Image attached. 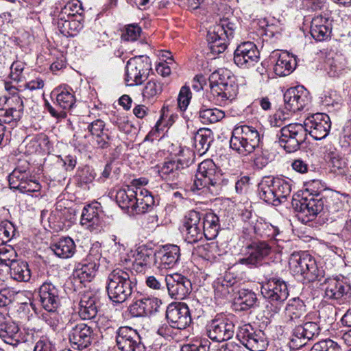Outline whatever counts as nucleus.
<instances>
[{
  "label": "nucleus",
  "mask_w": 351,
  "mask_h": 351,
  "mask_svg": "<svg viewBox=\"0 0 351 351\" xmlns=\"http://www.w3.org/2000/svg\"><path fill=\"white\" fill-rule=\"evenodd\" d=\"M69 339L74 348L80 350L87 348L93 339V330L91 326L84 322L67 324Z\"/></svg>",
  "instance_id": "nucleus-14"
},
{
  "label": "nucleus",
  "mask_w": 351,
  "mask_h": 351,
  "mask_svg": "<svg viewBox=\"0 0 351 351\" xmlns=\"http://www.w3.org/2000/svg\"><path fill=\"white\" fill-rule=\"evenodd\" d=\"M163 89V83L156 78H152L145 85L143 90L144 99H153L161 94Z\"/></svg>",
  "instance_id": "nucleus-47"
},
{
  "label": "nucleus",
  "mask_w": 351,
  "mask_h": 351,
  "mask_svg": "<svg viewBox=\"0 0 351 351\" xmlns=\"http://www.w3.org/2000/svg\"><path fill=\"white\" fill-rule=\"evenodd\" d=\"M310 351H341V349L337 343L326 339L315 343Z\"/></svg>",
  "instance_id": "nucleus-57"
},
{
  "label": "nucleus",
  "mask_w": 351,
  "mask_h": 351,
  "mask_svg": "<svg viewBox=\"0 0 351 351\" xmlns=\"http://www.w3.org/2000/svg\"><path fill=\"white\" fill-rule=\"evenodd\" d=\"M273 187L271 177L264 178L258 184V193L261 199L268 204L276 206L277 198L276 199Z\"/></svg>",
  "instance_id": "nucleus-42"
},
{
  "label": "nucleus",
  "mask_w": 351,
  "mask_h": 351,
  "mask_svg": "<svg viewBox=\"0 0 351 351\" xmlns=\"http://www.w3.org/2000/svg\"><path fill=\"white\" fill-rule=\"evenodd\" d=\"M165 282L169 295L176 300L184 299L192 289L190 280L180 274L167 275Z\"/></svg>",
  "instance_id": "nucleus-20"
},
{
  "label": "nucleus",
  "mask_w": 351,
  "mask_h": 351,
  "mask_svg": "<svg viewBox=\"0 0 351 351\" xmlns=\"http://www.w3.org/2000/svg\"><path fill=\"white\" fill-rule=\"evenodd\" d=\"M307 309L303 300L299 298H293L289 300L285 307L286 323L293 326L306 320Z\"/></svg>",
  "instance_id": "nucleus-26"
},
{
  "label": "nucleus",
  "mask_w": 351,
  "mask_h": 351,
  "mask_svg": "<svg viewBox=\"0 0 351 351\" xmlns=\"http://www.w3.org/2000/svg\"><path fill=\"white\" fill-rule=\"evenodd\" d=\"M191 99V92L189 87L187 86H182L178 97V105L182 111H184L187 108Z\"/></svg>",
  "instance_id": "nucleus-59"
},
{
  "label": "nucleus",
  "mask_w": 351,
  "mask_h": 351,
  "mask_svg": "<svg viewBox=\"0 0 351 351\" xmlns=\"http://www.w3.org/2000/svg\"><path fill=\"white\" fill-rule=\"evenodd\" d=\"M182 232L184 235V240L189 243H195L202 239L203 232L199 227H184L182 226Z\"/></svg>",
  "instance_id": "nucleus-56"
},
{
  "label": "nucleus",
  "mask_w": 351,
  "mask_h": 351,
  "mask_svg": "<svg viewBox=\"0 0 351 351\" xmlns=\"http://www.w3.org/2000/svg\"><path fill=\"white\" fill-rule=\"evenodd\" d=\"M87 130L90 133L89 135L81 136L77 134H74V141H76L77 145L87 147L88 145L91 143L89 140L87 142L86 140L90 137L93 145L97 148L106 149L110 146L111 137L104 121L101 119L93 121L88 125Z\"/></svg>",
  "instance_id": "nucleus-6"
},
{
  "label": "nucleus",
  "mask_w": 351,
  "mask_h": 351,
  "mask_svg": "<svg viewBox=\"0 0 351 351\" xmlns=\"http://www.w3.org/2000/svg\"><path fill=\"white\" fill-rule=\"evenodd\" d=\"M285 108L293 112L302 110L311 102L309 92L303 86H297L286 90L284 94Z\"/></svg>",
  "instance_id": "nucleus-19"
},
{
  "label": "nucleus",
  "mask_w": 351,
  "mask_h": 351,
  "mask_svg": "<svg viewBox=\"0 0 351 351\" xmlns=\"http://www.w3.org/2000/svg\"><path fill=\"white\" fill-rule=\"evenodd\" d=\"M0 328V337L8 344L16 346L19 343L17 337L19 326L14 322H6Z\"/></svg>",
  "instance_id": "nucleus-43"
},
{
  "label": "nucleus",
  "mask_w": 351,
  "mask_h": 351,
  "mask_svg": "<svg viewBox=\"0 0 351 351\" xmlns=\"http://www.w3.org/2000/svg\"><path fill=\"white\" fill-rule=\"evenodd\" d=\"M166 318L171 328L183 330L191 323V313L185 303H171L166 310Z\"/></svg>",
  "instance_id": "nucleus-15"
},
{
  "label": "nucleus",
  "mask_w": 351,
  "mask_h": 351,
  "mask_svg": "<svg viewBox=\"0 0 351 351\" xmlns=\"http://www.w3.org/2000/svg\"><path fill=\"white\" fill-rule=\"evenodd\" d=\"M232 133L234 135L240 136L241 137H245L248 139H251L254 143H261V135L258 131L253 126L247 125H237Z\"/></svg>",
  "instance_id": "nucleus-45"
},
{
  "label": "nucleus",
  "mask_w": 351,
  "mask_h": 351,
  "mask_svg": "<svg viewBox=\"0 0 351 351\" xmlns=\"http://www.w3.org/2000/svg\"><path fill=\"white\" fill-rule=\"evenodd\" d=\"M10 277L18 282H27L31 278V271L26 261L17 259L9 266Z\"/></svg>",
  "instance_id": "nucleus-39"
},
{
  "label": "nucleus",
  "mask_w": 351,
  "mask_h": 351,
  "mask_svg": "<svg viewBox=\"0 0 351 351\" xmlns=\"http://www.w3.org/2000/svg\"><path fill=\"white\" fill-rule=\"evenodd\" d=\"M116 333L117 346L121 351H146L141 337L136 330L131 327L122 326Z\"/></svg>",
  "instance_id": "nucleus-12"
},
{
  "label": "nucleus",
  "mask_w": 351,
  "mask_h": 351,
  "mask_svg": "<svg viewBox=\"0 0 351 351\" xmlns=\"http://www.w3.org/2000/svg\"><path fill=\"white\" fill-rule=\"evenodd\" d=\"M271 252V247L265 241L252 242L246 247L245 256L238 263L250 267H257Z\"/></svg>",
  "instance_id": "nucleus-22"
},
{
  "label": "nucleus",
  "mask_w": 351,
  "mask_h": 351,
  "mask_svg": "<svg viewBox=\"0 0 351 351\" xmlns=\"http://www.w3.org/2000/svg\"><path fill=\"white\" fill-rule=\"evenodd\" d=\"M77 177L79 184L82 186L91 183L95 178V173L92 168L86 166L78 172Z\"/></svg>",
  "instance_id": "nucleus-61"
},
{
  "label": "nucleus",
  "mask_w": 351,
  "mask_h": 351,
  "mask_svg": "<svg viewBox=\"0 0 351 351\" xmlns=\"http://www.w3.org/2000/svg\"><path fill=\"white\" fill-rule=\"evenodd\" d=\"M97 296L90 291L80 293L78 314L82 319H91L97 314Z\"/></svg>",
  "instance_id": "nucleus-30"
},
{
  "label": "nucleus",
  "mask_w": 351,
  "mask_h": 351,
  "mask_svg": "<svg viewBox=\"0 0 351 351\" xmlns=\"http://www.w3.org/2000/svg\"><path fill=\"white\" fill-rule=\"evenodd\" d=\"M238 25L237 19L230 14L221 19L219 23L209 29L206 38L208 47L213 55L225 51L230 40L234 37Z\"/></svg>",
  "instance_id": "nucleus-2"
},
{
  "label": "nucleus",
  "mask_w": 351,
  "mask_h": 351,
  "mask_svg": "<svg viewBox=\"0 0 351 351\" xmlns=\"http://www.w3.org/2000/svg\"><path fill=\"white\" fill-rule=\"evenodd\" d=\"M234 328L232 319L218 315L206 325V335L213 341H226L234 336Z\"/></svg>",
  "instance_id": "nucleus-10"
},
{
  "label": "nucleus",
  "mask_w": 351,
  "mask_h": 351,
  "mask_svg": "<svg viewBox=\"0 0 351 351\" xmlns=\"http://www.w3.org/2000/svg\"><path fill=\"white\" fill-rule=\"evenodd\" d=\"M245 346L250 351H263L267 346L264 332L261 330H258V335H254L252 340L246 341Z\"/></svg>",
  "instance_id": "nucleus-53"
},
{
  "label": "nucleus",
  "mask_w": 351,
  "mask_h": 351,
  "mask_svg": "<svg viewBox=\"0 0 351 351\" xmlns=\"http://www.w3.org/2000/svg\"><path fill=\"white\" fill-rule=\"evenodd\" d=\"M273 184V190L276 196V206L285 202L287 197L290 196L291 192V180H285L282 178H271Z\"/></svg>",
  "instance_id": "nucleus-36"
},
{
  "label": "nucleus",
  "mask_w": 351,
  "mask_h": 351,
  "mask_svg": "<svg viewBox=\"0 0 351 351\" xmlns=\"http://www.w3.org/2000/svg\"><path fill=\"white\" fill-rule=\"evenodd\" d=\"M219 217L213 213H208L203 217L202 230L203 235L212 240L217 237L220 229Z\"/></svg>",
  "instance_id": "nucleus-35"
},
{
  "label": "nucleus",
  "mask_w": 351,
  "mask_h": 351,
  "mask_svg": "<svg viewBox=\"0 0 351 351\" xmlns=\"http://www.w3.org/2000/svg\"><path fill=\"white\" fill-rule=\"evenodd\" d=\"M213 132L209 129L201 128L194 136V145L200 155L205 154L213 141Z\"/></svg>",
  "instance_id": "nucleus-40"
},
{
  "label": "nucleus",
  "mask_w": 351,
  "mask_h": 351,
  "mask_svg": "<svg viewBox=\"0 0 351 351\" xmlns=\"http://www.w3.org/2000/svg\"><path fill=\"white\" fill-rule=\"evenodd\" d=\"M277 60L274 67V73L278 76H286L291 73L296 67L295 58L287 51L276 53Z\"/></svg>",
  "instance_id": "nucleus-32"
},
{
  "label": "nucleus",
  "mask_w": 351,
  "mask_h": 351,
  "mask_svg": "<svg viewBox=\"0 0 351 351\" xmlns=\"http://www.w3.org/2000/svg\"><path fill=\"white\" fill-rule=\"evenodd\" d=\"M279 143L287 152L292 153L299 149L307 137V128L302 124L293 123L280 129Z\"/></svg>",
  "instance_id": "nucleus-7"
},
{
  "label": "nucleus",
  "mask_w": 351,
  "mask_h": 351,
  "mask_svg": "<svg viewBox=\"0 0 351 351\" xmlns=\"http://www.w3.org/2000/svg\"><path fill=\"white\" fill-rule=\"evenodd\" d=\"M115 199L121 209L134 215L133 208L136 201V191H134V189L128 186L127 189H119L117 192Z\"/></svg>",
  "instance_id": "nucleus-34"
},
{
  "label": "nucleus",
  "mask_w": 351,
  "mask_h": 351,
  "mask_svg": "<svg viewBox=\"0 0 351 351\" xmlns=\"http://www.w3.org/2000/svg\"><path fill=\"white\" fill-rule=\"evenodd\" d=\"M323 186H322L319 180H313L306 184V193H303V196L307 195L308 197H321L320 193L323 191Z\"/></svg>",
  "instance_id": "nucleus-64"
},
{
  "label": "nucleus",
  "mask_w": 351,
  "mask_h": 351,
  "mask_svg": "<svg viewBox=\"0 0 351 351\" xmlns=\"http://www.w3.org/2000/svg\"><path fill=\"white\" fill-rule=\"evenodd\" d=\"M151 70V62L148 56H140L130 59L125 66L127 85L141 84L147 78Z\"/></svg>",
  "instance_id": "nucleus-8"
},
{
  "label": "nucleus",
  "mask_w": 351,
  "mask_h": 351,
  "mask_svg": "<svg viewBox=\"0 0 351 351\" xmlns=\"http://www.w3.org/2000/svg\"><path fill=\"white\" fill-rule=\"evenodd\" d=\"M180 250L176 245L168 244L155 252L156 269L160 271L173 268L180 260Z\"/></svg>",
  "instance_id": "nucleus-18"
},
{
  "label": "nucleus",
  "mask_w": 351,
  "mask_h": 351,
  "mask_svg": "<svg viewBox=\"0 0 351 351\" xmlns=\"http://www.w3.org/2000/svg\"><path fill=\"white\" fill-rule=\"evenodd\" d=\"M259 145V143H254L251 139L234 135V134L232 133L230 147L240 154L246 156L253 152Z\"/></svg>",
  "instance_id": "nucleus-38"
},
{
  "label": "nucleus",
  "mask_w": 351,
  "mask_h": 351,
  "mask_svg": "<svg viewBox=\"0 0 351 351\" xmlns=\"http://www.w3.org/2000/svg\"><path fill=\"white\" fill-rule=\"evenodd\" d=\"M322 285L326 299L337 300L351 294L350 285L339 278H326Z\"/></svg>",
  "instance_id": "nucleus-25"
},
{
  "label": "nucleus",
  "mask_w": 351,
  "mask_h": 351,
  "mask_svg": "<svg viewBox=\"0 0 351 351\" xmlns=\"http://www.w3.org/2000/svg\"><path fill=\"white\" fill-rule=\"evenodd\" d=\"M292 206L301 217H306V221H312L318 214L324 211L323 196H302L300 199L293 197Z\"/></svg>",
  "instance_id": "nucleus-11"
},
{
  "label": "nucleus",
  "mask_w": 351,
  "mask_h": 351,
  "mask_svg": "<svg viewBox=\"0 0 351 351\" xmlns=\"http://www.w3.org/2000/svg\"><path fill=\"white\" fill-rule=\"evenodd\" d=\"M101 257L99 247H92L86 258L76 264L73 274L74 278L80 282H90L96 275Z\"/></svg>",
  "instance_id": "nucleus-9"
},
{
  "label": "nucleus",
  "mask_w": 351,
  "mask_h": 351,
  "mask_svg": "<svg viewBox=\"0 0 351 351\" xmlns=\"http://www.w3.org/2000/svg\"><path fill=\"white\" fill-rule=\"evenodd\" d=\"M10 93L12 95V96L9 97L6 100V104L8 107L10 108H15L17 106H19V104L21 103V116L23 114V110H24V105H23V99L19 96L18 94L17 89L15 87H11L10 88Z\"/></svg>",
  "instance_id": "nucleus-62"
},
{
  "label": "nucleus",
  "mask_w": 351,
  "mask_h": 351,
  "mask_svg": "<svg viewBox=\"0 0 351 351\" xmlns=\"http://www.w3.org/2000/svg\"><path fill=\"white\" fill-rule=\"evenodd\" d=\"M29 176V172L15 169L8 176L10 188L19 191L21 185H23Z\"/></svg>",
  "instance_id": "nucleus-52"
},
{
  "label": "nucleus",
  "mask_w": 351,
  "mask_h": 351,
  "mask_svg": "<svg viewBox=\"0 0 351 351\" xmlns=\"http://www.w3.org/2000/svg\"><path fill=\"white\" fill-rule=\"evenodd\" d=\"M17 260V253L11 245H0V264L9 267Z\"/></svg>",
  "instance_id": "nucleus-54"
},
{
  "label": "nucleus",
  "mask_w": 351,
  "mask_h": 351,
  "mask_svg": "<svg viewBox=\"0 0 351 351\" xmlns=\"http://www.w3.org/2000/svg\"><path fill=\"white\" fill-rule=\"evenodd\" d=\"M202 214L196 210H190L185 217L183 226L184 227H199L202 228Z\"/></svg>",
  "instance_id": "nucleus-58"
},
{
  "label": "nucleus",
  "mask_w": 351,
  "mask_h": 351,
  "mask_svg": "<svg viewBox=\"0 0 351 351\" xmlns=\"http://www.w3.org/2000/svg\"><path fill=\"white\" fill-rule=\"evenodd\" d=\"M50 248L57 256L68 258L75 254V244L70 237H64L51 244Z\"/></svg>",
  "instance_id": "nucleus-37"
},
{
  "label": "nucleus",
  "mask_w": 351,
  "mask_h": 351,
  "mask_svg": "<svg viewBox=\"0 0 351 351\" xmlns=\"http://www.w3.org/2000/svg\"><path fill=\"white\" fill-rule=\"evenodd\" d=\"M239 91L238 84L235 82V77L232 78L220 87L212 88V93L217 97L220 105H226L237 97Z\"/></svg>",
  "instance_id": "nucleus-31"
},
{
  "label": "nucleus",
  "mask_w": 351,
  "mask_h": 351,
  "mask_svg": "<svg viewBox=\"0 0 351 351\" xmlns=\"http://www.w3.org/2000/svg\"><path fill=\"white\" fill-rule=\"evenodd\" d=\"M320 333V328L315 322H310L306 319L304 322L298 324L292 331L291 342L295 349H299L310 341L317 337Z\"/></svg>",
  "instance_id": "nucleus-13"
},
{
  "label": "nucleus",
  "mask_w": 351,
  "mask_h": 351,
  "mask_svg": "<svg viewBox=\"0 0 351 351\" xmlns=\"http://www.w3.org/2000/svg\"><path fill=\"white\" fill-rule=\"evenodd\" d=\"M143 300V312L144 317H148L158 311L160 307L158 302L155 298H144Z\"/></svg>",
  "instance_id": "nucleus-60"
},
{
  "label": "nucleus",
  "mask_w": 351,
  "mask_h": 351,
  "mask_svg": "<svg viewBox=\"0 0 351 351\" xmlns=\"http://www.w3.org/2000/svg\"><path fill=\"white\" fill-rule=\"evenodd\" d=\"M259 55V51L254 43L245 42L235 49L234 62L241 69H248L258 62Z\"/></svg>",
  "instance_id": "nucleus-17"
},
{
  "label": "nucleus",
  "mask_w": 351,
  "mask_h": 351,
  "mask_svg": "<svg viewBox=\"0 0 351 351\" xmlns=\"http://www.w3.org/2000/svg\"><path fill=\"white\" fill-rule=\"evenodd\" d=\"M255 335H258V330H256L250 324H244L239 326L237 337L245 346L246 341L252 340Z\"/></svg>",
  "instance_id": "nucleus-55"
},
{
  "label": "nucleus",
  "mask_w": 351,
  "mask_h": 351,
  "mask_svg": "<svg viewBox=\"0 0 351 351\" xmlns=\"http://www.w3.org/2000/svg\"><path fill=\"white\" fill-rule=\"evenodd\" d=\"M314 139L322 140L328 134L331 122L330 117L325 113H315L308 116L303 125Z\"/></svg>",
  "instance_id": "nucleus-16"
},
{
  "label": "nucleus",
  "mask_w": 351,
  "mask_h": 351,
  "mask_svg": "<svg viewBox=\"0 0 351 351\" xmlns=\"http://www.w3.org/2000/svg\"><path fill=\"white\" fill-rule=\"evenodd\" d=\"M193 162V159L179 158L177 160H169L164 162L158 168L160 176L167 180H177L181 174L182 171L189 167Z\"/></svg>",
  "instance_id": "nucleus-23"
},
{
  "label": "nucleus",
  "mask_w": 351,
  "mask_h": 351,
  "mask_svg": "<svg viewBox=\"0 0 351 351\" xmlns=\"http://www.w3.org/2000/svg\"><path fill=\"white\" fill-rule=\"evenodd\" d=\"M83 11L82 4L78 0H72L67 2L64 7L61 8L59 12L62 16L71 18H80L82 19V13Z\"/></svg>",
  "instance_id": "nucleus-50"
},
{
  "label": "nucleus",
  "mask_w": 351,
  "mask_h": 351,
  "mask_svg": "<svg viewBox=\"0 0 351 351\" xmlns=\"http://www.w3.org/2000/svg\"><path fill=\"white\" fill-rule=\"evenodd\" d=\"M40 189L41 186L40 183L30 175L24 184L21 185L19 191L23 193H28L38 192L40 190Z\"/></svg>",
  "instance_id": "nucleus-63"
},
{
  "label": "nucleus",
  "mask_w": 351,
  "mask_h": 351,
  "mask_svg": "<svg viewBox=\"0 0 351 351\" xmlns=\"http://www.w3.org/2000/svg\"><path fill=\"white\" fill-rule=\"evenodd\" d=\"M324 214L333 216L345 210L348 204L347 197L338 192L330 191L323 196Z\"/></svg>",
  "instance_id": "nucleus-29"
},
{
  "label": "nucleus",
  "mask_w": 351,
  "mask_h": 351,
  "mask_svg": "<svg viewBox=\"0 0 351 351\" xmlns=\"http://www.w3.org/2000/svg\"><path fill=\"white\" fill-rule=\"evenodd\" d=\"M224 117V112L217 108H202L199 111V118L204 124L217 123Z\"/></svg>",
  "instance_id": "nucleus-44"
},
{
  "label": "nucleus",
  "mask_w": 351,
  "mask_h": 351,
  "mask_svg": "<svg viewBox=\"0 0 351 351\" xmlns=\"http://www.w3.org/2000/svg\"><path fill=\"white\" fill-rule=\"evenodd\" d=\"M53 94L56 95L57 106L62 110L71 109L75 104V97L71 89L59 87L53 92ZM47 108L51 115L58 119L66 117V114L64 110H59L49 104H47Z\"/></svg>",
  "instance_id": "nucleus-21"
},
{
  "label": "nucleus",
  "mask_w": 351,
  "mask_h": 351,
  "mask_svg": "<svg viewBox=\"0 0 351 351\" xmlns=\"http://www.w3.org/2000/svg\"><path fill=\"white\" fill-rule=\"evenodd\" d=\"M332 29V20L326 15H317L313 18L310 33L317 41H324L330 37Z\"/></svg>",
  "instance_id": "nucleus-27"
},
{
  "label": "nucleus",
  "mask_w": 351,
  "mask_h": 351,
  "mask_svg": "<svg viewBox=\"0 0 351 351\" xmlns=\"http://www.w3.org/2000/svg\"><path fill=\"white\" fill-rule=\"evenodd\" d=\"M136 279L131 272L121 269L112 271L107 278L106 290L110 300L121 304L130 299L136 289Z\"/></svg>",
  "instance_id": "nucleus-3"
},
{
  "label": "nucleus",
  "mask_w": 351,
  "mask_h": 351,
  "mask_svg": "<svg viewBox=\"0 0 351 351\" xmlns=\"http://www.w3.org/2000/svg\"><path fill=\"white\" fill-rule=\"evenodd\" d=\"M155 201L151 193L145 189L136 191L135 206L133 208L134 214H143L153 210Z\"/></svg>",
  "instance_id": "nucleus-33"
},
{
  "label": "nucleus",
  "mask_w": 351,
  "mask_h": 351,
  "mask_svg": "<svg viewBox=\"0 0 351 351\" xmlns=\"http://www.w3.org/2000/svg\"><path fill=\"white\" fill-rule=\"evenodd\" d=\"M261 293L269 303L267 308L274 314L281 311L289 295L287 282L278 277L270 278L264 282Z\"/></svg>",
  "instance_id": "nucleus-5"
},
{
  "label": "nucleus",
  "mask_w": 351,
  "mask_h": 351,
  "mask_svg": "<svg viewBox=\"0 0 351 351\" xmlns=\"http://www.w3.org/2000/svg\"><path fill=\"white\" fill-rule=\"evenodd\" d=\"M234 77L231 75L230 71L226 69H219L213 72L209 77L210 87L212 88L220 87L226 82L232 80Z\"/></svg>",
  "instance_id": "nucleus-46"
},
{
  "label": "nucleus",
  "mask_w": 351,
  "mask_h": 351,
  "mask_svg": "<svg viewBox=\"0 0 351 351\" xmlns=\"http://www.w3.org/2000/svg\"><path fill=\"white\" fill-rule=\"evenodd\" d=\"M39 296L43 308L54 313L60 303L59 289L51 282H45L40 287Z\"/></svg>",
  "instance_id": "nucleus-24"
},
{
  "label": "nucleus",
  "mask_w": 351,
  "mask_h": 351,
  "mask_svg": "<svg viewBox=\"0 0 351 351\" xmlns=\"http://www.w3.org/2000/svg\"><path fill=\"white\" fill-rule=\"evenodd\" d=\"M19 105H21V103ZM21 106L15 108H0V123L3 125L19 121L21 118Z\"/></svg>",
  "instance_id": "nucleus-51"
},
{
  "label": "nucleus",
  "mask_w": 351,
  "mask_h": 351,
  "mask_svg": "<svg viewBox=\"0 0 351 351\" xmlns=\"http://www.w3.org/2000/svg\"><path fill=\"white\" fill-rule=\"evenodd\" d=\"M289 265L294 275L301 276L309 282L319 281L324 276V271L319 268L314 258L305 252L292 253Z\"/></svg>",
  "instance_id": "nucleus-4"
},
{
  "label": "nucleus",
  "mask_w": 351,
  "mask_h": 351,
  "mask_svg": "<svg viewBox=\"0 0 351 351\" xmlns=\"http://www.w3.org/2000/svg\"><path fill=\"white\" fill-rule=\"evenodd\" d=\"M19 234L16 227L10 221L6 220L0 223V245L19 237Z\"/></svg>",
  "instance_id": "nucleus-48"
},
{
  "label": "nucleus",
  "mask_w": 351,
  "mask_h": 351,
  "mask_svg": "<svg viewBox=\"0 0 351 351\" xmlns=\"http://www.w3.org/2000/svg\"><path fill=\"white\" fill-rule=\"evenodd\" d=\"M256 301L257 298L254 292L248 289H241L235 298V304L239 306V310L247 311L253 307Z\"/></svg>",
  "instance_id": "nucleus-41"
},
{
  "label": "nucleus",
  "mask_w": 351,
  "mask_h": 351,
  "mask_svg": "<svg viewBox=\"0 0 351 351\" xmlns=\"http://www.w3.org/2000/svg\"><path fill=\"white\" fill-rule=\"evenodd\" d=\"M254 232L262 238L276 239V237L279 233V230L271 224L258 221L254 226Z\"/></svg>",
  "instance_id": "nucleus-49"
},
{
  "label": "nucleus",
  "mask_w": 351,
  "mask_h": 351,
  "mask_svg": "<svg viewBox=\"0 0 351 351\" xmlns=\"http://www.w3.org/2000/svg\"><path fill=\"white\" fill-rule=\"evenodd\" d=\"M227 182L223 180L221 169L213 160L206 159L199 164L191 189L193 191L203 190V192L208 191L213 195H218Z\"/></svg>",
  "instance_id": "nucleus-1"
},
{
  "label": "nucleus",
  "mask_w": 351,
  "mask_h": 351,
  "mask_svg": "<svg viewBox=\"0 0 351 351\" xmlns=\"http://www.w3.org/2000/svg\"><path fill=\"white\" fill-rule=\"evenodd\" d=\"M133 258L132 267L136 272H145L147 268L152 267L156 268L155 252L150 249L144 247L137 248Z\"/></svg>",
  "instance_id": "nucleus-28"
}]
</instances>
